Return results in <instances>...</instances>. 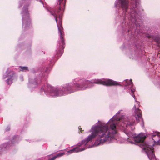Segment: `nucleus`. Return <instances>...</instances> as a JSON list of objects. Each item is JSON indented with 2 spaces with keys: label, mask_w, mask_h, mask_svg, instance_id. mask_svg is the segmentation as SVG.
<instances>
[{
  "label": "nucleus",
  "mask_w": 160,
  "mask_h": 160,
  "mask_svg": "<svg viewBox=\"0 0 160 160\" xmlns=\"http://www.w3.org/2000/svg\"><path fill=\"white\" fill-rule=\"evenodd\" d=\"M37 1H40L41 3H42L43 5V7H45V6L43 2L41 0H36Z\"/></svg>",
  "instance_id": "dca6fc26"
},
{
  "label": "nucleus",
  "mask_w": 160,
  "mask_h": 160,
  "mask_svg": "<svg viewBox=\"0 0 160 160\" xmlns=\"http://www.w3.org/2000/svg\"><path fill=\"white\" fill-rule=\"evenodd\" d=\"M11 145L10 142H9V143L7 142L4 143L1 145L0 146V155L2 151H5L8 149Z\"/></svg>",
  "instance_id": "9d476101"
},
{
  "label": "nucleus",
  "mask_w": 160,
  "mask_h": 160,
  "mask_svg": "<svg viewBox=\"0 0 160 160\" xmlns=\"http://www.w3.org/2000/svg\"><path fill=\"white\" fill-rule=\"evenodd\" d=\"M137 0H136V1H137Z\"/></svg>",
  "instance_id": "aec40b11"
},
{
  "label": "nucleus",
  "mask_w": 160,
  "mask_h": 160,
  "mask_svg": "<svg viewBox=\"0 0 160 160\" xmlns=\"http://www.w3.org/2000/svg\"><path fill=\"white\" fill-rule=\"evenodd\" d=\"M51 65H49L48 66L45 67L43 68L42 69L41 74L44 80L47 77L51 69Z\"/></svg>",
  "instance_id": "1a4fd4ad"
},
{
  "label": "nucleus",
  "mask_w": 160,
  "mask_h": 160,
  "mask_svg": "<svg viewBox=\"0 0 160 160\" xmlns=\"http://www.w3.org/2000/svg\"><path fill=\"white\" fill-rule=\"evenodd\" d=\"M3 78V79L7 78L6 82L8 85L11 84L12 82V81L16 78L14 72L10 68L8 69Z\"/></svg>",
  "instance_id": "0eeeda50"
},
{
  "label": "nucleus",
  "mask_w": 160,
  "mask_h": 160,
  "mask_svg": "<svg viewBox=\"0 0 160 160\" xmlns=\"http://www.w3.org/2000/svg\"><path fill=\"white\" fill-rule=\"evenodd\" d=\"M135 57L136 56H135V54L133 55H133H131V56H129L130 58H132V59L135 58H136Z\"/></svg>",
  "instance_id": "2eb2a0df"
},
{
  "label": "nucleus",
  "mask_w": 160,
  "mask_h": 160,
  "mask_svg": "<svg viewBox=\"0 0 160 160\" xmlns=\"http://www.w3.org/2000/svg\"><path fill=\"white\" fill-rule=\"evenodd\" d=\"M98 124L93 125L89 131L91 134L81 142L77 144V146L64 152L67 155L73 152H78L90 148L93 146L102 145L105 142H111L113 140L112 134H109L107 128L103 122L98 121Z\"/></svg>",
  "instance_id": "20e7f679"
},
{
  "label": "nucleus",
  "mask_w": 160,
  "mask_h": 160,
  "mask_svg": "<svg viewBox=\"0 0 160 160\" xmlns=\"http://www.w3.org/2000/svg\"><path fill=\"white\" fill-rule=\"evenodd\" d=\"M18 8H20L22 5L23 7L21 12L22 16V28L26 30L31 26V21L29 18V14L28 11V7L32 0H19Z\"/></svg>",
  "instance_id": "423d86ee"
},
{
  "label": "nucleus",
  "mask_w": 160,
  "mask_h": 160,
  "mask_svg": "<svg viewBox=\"0 0 160 160\" xmlns=\"http://www.w3.org/2000/svg\"><path fill=\"white\" fill-rule=\"evenodd\" d=\"M21 80H22V81H23V78H22V77H21Z\"/></svg>",
  "instance_id": "a211bd4d"
},
{
  "label": "nucleus",
  "mask_w": 160,
  "mask_h": 160,
  "mask_svg": "<svg viewBox=\"0 0 160 160\" xmlns=\"http://www.w3.org/2000/svg\"><path fill=\"white\" fill-rule=\"evenodd\" d=\"M50 63H52V61H50Z\"/></svg>",
  "instance_id": "6ab92c4d"
},
{
  "label": "nucleus",
  "mask_w": 160,
  "mask_h": 160,
  "mask_svg": "<svg viewBox=\"0 0 160 160\" xmlns=\"http://www.w3.org/2000/svg\"><path fill=\"white\" fill-rule=\"evenodd\" d=\"M117 0L115 3V6L117 8H121L122 10L121 15L122 19L123 27L127 23L128 33L131 39H136L139 37L140 31H138L141 26V20L139 18V13L136 11L138 10L139 0Z\"/></svg>",
  "instance_id": "7ed1b4c3"
},
{
  "label": "nucleus",
  "mask_w": 160,
  "mask_h": 160,
  "mask_svg": "<svg viewBox=\"0 0 160 160\" xmlns=\"http://www.w3.org/2000/svg\"><path fill=\"white\" fill-rule=\"evenodd\" d=\"M65 153L64 152L58 153L52 158L49 159L48 160H55L57 158L61 157L63 155H65Z\"/></svg>",
  "instance_id": "f8f14e48"
},
{
  "label": "nucleus",
  "mask_w": 160,
  "mask_h": 160,
  "mask_svg": "<svg viewBox=\"0 0 160 160\" xmlns=\"http://www.w3.org/2000/svg\"><path fill=\"white\" fill-rule=\"evenodd\" d=\"M41 82V78L40 77L36 78L34 80L30 79L28 85V87L31 90L32 88L36 87L37 85L40 83Z\"/></svg>",
  "instance_id": "6e6552de"
},
{
  "label": "nucleus",
  "mask_w": 160,
  "mask_h": 160,
  "mask_svg": "<svg viewBox=\"0 0 160 160\" xmlns=\"http://www.w3.org/2000/svg\"><path fill=\"white\" fill-rule=\"evenodd\" d=\"M125 88L127 92L134 98L136 102V104L133 107L135 109V116L130 119H128L127 116L121 114L122 110L119 111L116 115H114L107 123L103 122L107 127V131H109V134H112L113 140L114 141L116 139L115 135L117 133L116 126L120 127V128L125 131L128 132L131 129L132 131L135 128L133 126L136 123L140 122L142 127L144 126L143 120L142 118L141 111L138 108V107L140 104L139 102L136 100L135 97L133 94L135 90L133 86L131 80H125L124 84Z\"/></svg>",
  "instance_id": "f257e3e1"
},
{
  "label": "nucleus",
  "mask_w": 160,
  "mask_h": 160,
  "mask_svg": "<svg viewBox=\"0 0 160 160\" xmlns=\"http://www.w3.org/2000/svg\"><path fill=\"white\" fill-rule=\"evenodd\" d=\"M58 4L59 5L57 9H51V8L46 7V8L53 16L57 22L58 27L59 38L58 41L56 50V55L58 57L61 56L63 52L65 47L64 39V36L63 29L62 25V19L63 11L65 5L66 0H58Z\"/></svg>",
  "instance_id": "39448f33"
},
{
  "label": "nucleus",
  "mask_w": 160,
  "mask_h": 160,
  "mask_svg": "<svg viewBox=\"0 0 160 160\" xmlns=\"http://www.w3.org/2000/svg\"><path fill=\"white\" fill-rule=\"evenodd\" d=\"M156 42L158 44V45L160 46V38H157L156 40Z\"/></svg>",
  "instance_id": "4468645a"
},
{
  "label": "nucleus",
  "mask_w": 160,
  "mask_h": 160,
  "mask_svg": "<svg viewBox=\"0 0 160 160\" xmlns=\"http://www.w3.org/2000/svg\"><path fill=\"white\" fill-rule=\"evenodd\" d=\"M19 70L22 71L26 72L28 70V68L27 67L20 66L18 68Z\"/></svg>",
  "instance_id": "ddd939ff"
},
{
  "label": "nucleus",
  "mask_w": 160,
  "mask_h": 160,
  "mask_svg": "<svg viewBox=\"0 0 160 160\" xmlns=\"http://www.w3.org/2000/svg\"><path fill=\"white\" fill-rule=\"evenodd\" d=\"M44 84L41 87V91H44L45 94L48 97H56L65 95L73 92L76 91L73 88L74 85L78 90H85L88 88L92 87L93 84H101L106 86L120 85L117 82L110 79H98L89 81L84 79H74L72 83L64 85L60 88L53 87L44 81Z\"/></svg>",
  "instance_id": "f03ea898"
},
{
  "label": "nucleus",
  "mask_w": 160,
  "mask_h": 160,
  "mask_svg": "<svg viewBox=\"0 0 160 160\" xmlns=\"http://www.w3.org/2000/svg\"><path fill=\"white\" fill-rule=\"evenodd\" d=\"M19 138V137L18 136H14L13 137L11 142H12V144L18 143L20 140Z\"/></svg>",
  "instance_id": "9b49d317"
},
{
  "label": "nucleus",
  "mask_w": 160,
  "mask_h": 160,
  "mask_svg": "<svg viewBox=\"0 0 160 160\" xmlns=\"http://www.w3.org/2000/svg\"><path fill=\"white\" fill-rule=\"evenodd\" d=\"M10 130V127L9 126H8L6 128V131H9Z\"/></svg>",
  "instance_id": "f3484780"
}]
</instances>
